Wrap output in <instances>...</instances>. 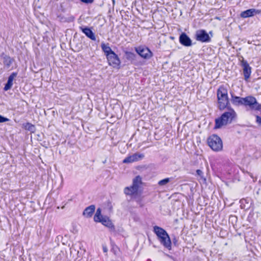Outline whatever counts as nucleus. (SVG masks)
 I'll use <instances>...</instances> for the list:
<instances>
[{
    "instance_id": "obj_15",
    "label": "nucleus",
    "mask_w": 261,
    "mask_h": 261,
    "mask_svg": "<svg viewBox=\"0 0 261 261\" xmlns=\"http://www.w3.org/2000/svg\"><path fill=\"white\" fill-rule=\"evenodd\" d=\"M0 57L3 59V65L6 68H10L12 63L15 61L14 58L11 57L4 52L1 53Z\"/></svg>"
},
{
    "instance_id": "obj_9",
    "label": "nucleus",
    "mask_w": 261,
    "mask_h": 261,
    "mask_svg": "<svg viewBox=\"0 0 261 261\" xmlns=\"http://www.w3.org/2000/svg\"><path fill=\"white\" fill-rule=\"evenodd\" d=\"M179 42L185 47H189L195 45L196 42H193L190 37L185 32H181L179 36Z\"/></svg>"
},
{
    "instance_id": "obj_29",
    "label": "nucleus",
    "mask_w": 261,
    "mask_h": 261,
    "mask_svg": "<svg viewBox=\"0 0 261 261\" xmlns=\"http://www.w3.org/2000/svg\"><path fill=\"white\" fill-rule=\"evenodd\" d=\"M133 159L134 162L138 161L143 159L144 158V154L143 153H140L138 152L133 154Z\"/></svg>"
},
{
    "instance_id": "obj_18",
    "label": "nucleus",
    "mask_w": 261,
    "mask_h": 261,
    "mask_svg": "<svg viewBox=\"0 0 261 261\" xmlns=\"http://www.w3.org/2000/svg\"><path fill=\"white\" fill-rule=\"evenodd\" d=\"M95 210V206L93 204L86 207L83 212V215L86 218H91Z\"/></svg>"
},
{
    "instance_id": "obj_37",
    "label": "nucleus",
    "mask_w": 261,
    "mask_h": 261,
    "mask_svg": "<svg viewBox=\"0 0 261 261\" xmlns=\"http://www.w3.org/2000/svg\"><path fill=\"white\" fill-rule=\"evenodd\" d=\"M165 255L168 257H169V258L171 259H173V260H175V258L174 257H173V256L172 255H170L169 254H165Z\"/></svg>"
},
{
    "instance_id": "obj_6",
    "label": "nucleus",
    "mask_w": 261,
    "mask_h": 261,
    "mask_svg": "<svg viewBox=\"0 0 261 261\" xmlns=\"http://www.w3.org/2000/svg\"><path fill=\"white\" fill-rule=\"evenodd\" d=\"M135 50L138 55L145 60L150 59L153 56V53L145 45H140L135 47Z\"/></svg>"
},
{
    "instance_id": "obj_30",
    "label": "nucleus",
    "mask_w": 261,
    "mask_h": 261,
    "mask_svg": "<svg viewBox=\"0 0 261 261\" xmlns=\"http://www.w3.org/2000/svg\"><path fill=\"white\" fill-rule=\"evenodd\" d=\"M170 179L171 178L168 177L164 178L158 182V185L160 186H165L170 181Z\"/></svg>"
},
{
    "instance_id": "obj_7",
    "label": "nucleus",
    "mask_w": 261,
    "mask_h": 261,
    "mask_svg": "<svg viewBox=\"0 0 261 261\" xmlns=\"http://www.w3.org/2000/svg\"><path fill=\"white\" fill-rule=\"evenodd\" d=\"M196 41L202 43H208L211 41V37L204 29H199L195 32L194 36Z\"/></svg>"
},
{
    "instance_id": "obj_39",
    "label": "nucleus",
    "mask_w": 261,
    "mask_h": 261,
    "mask_svg": "<svg viewBox=\"0 0 261 261\" xmlns=\"http://www.w3.org/2000/svg\"><path fill=\"white\" fill-rule=\"evenodd\" d=\"M208 34H209V35L211 37V38L213 36V33L212 31H210Z\"/></svg>"
},
{
    "instance_id": "obj_32",
    "label": "nucleus",
    "mask_w": 261,
    "mask_h": 261,
    "mask_svg": "<svg viewBox=\"0 0 261 261\" xmlns=\"http://www.w3.org/2000/svg\"><path fill=\"white\" fill-rule=\"evenodd\" d=\"M10 120L9 119H8L7 117H5L1 115H0V123H4L6 122H8Z\"/></svg>"
},
{
    "instance_id": "obj_20",
    "label": "nucleus",
    "mask_w": 261,
    "mask_h": 261,
    "mask_svg": "<svg viewBox=\"0 0 261 261\" xmlns=\"http://www.w3.org/2000/svg\"><path fill=\"white\" fill-rule=\"evenodd\" d=\"M196 176H197L198 180L203 184H206V179L204 176V173L200 169H197L196 171Z\"/></svg>"
},
{
    "instance_id": "obj_38",
    "label": "nucleus",
    "mask_w": 261,
    "mask_h": 261,
    "mask_svg": "<svg viewBox=\"0 0 261 261\" xmlns=\"http://www.w3.org/2000/svg\"><path fill=\"white\" fill-rule=\"evenodd\" d=\"M120 258L121 257L115 256V258L114 259H111V261H120L119 258Z\"/></svg>"
},
{
    "instance_id": "obj_3",
    "label": "nucleus",
    "mask_w": 261,
    "mask_h": 261,
    "mask_svg": "<svg viewBox=\"0 0 261 261\" xmlns=\"http://www.w3.org/2000/svg\"><path fill=\"white\" fill-rule=\"evenodd\" d=\"M226 109L228 110V112H225L220 117L215 119L214 129L220 128L223 125L231 123L233 119L236 117V113L231 107L226 108Z\"/></svg>"
},
{
    "instance_id": "obj_17",
    "label": "nucleus",
    "mask_w": 261,
    "mask_h": 261,
    "mask_svg": "<svg viewBox=\"0 0 261 261\" xmlns=\"http://www.w3.org/2000/svg\"><path fill=\"white\" fill-rule=\"evenodd\" d=\"M153 231L156 234L158 239H160L162 236H166V234H168L165 229L156 225L153 226Z\"/></svg>"
},
{
    "instance_id": "obj_11",
    "label": "nucleus",
    "mask_w": 261,
    "mask_h": 261,
    "mask_svg": "<svg viewBox=\"0 0 261 261\" xmlns=\"http://www.w3.org/2000/svg\"><path fill=\"white\" fill-rule=\"evenodd\" d=\"M241 65L243 67L244 80L245 81L247 82L250 77L251 73V67L250 66L248 62L244 59H243L241 61Z\"/></svg>"
},
{
    "instance_id": "obj_19",
    "label": "nucleus",
    "mask_w": 261,
    "mask_h": 261,
    "mask_svg": "<svg viewBox=\"0 0 261 261\" xmlns=\"http://www.w3.org/2000/svg\"><path fill=\"white\" fill-rule=\"evenodd\" d=\"M124 54H125L126 59L128 61H130V62L132 64L135 63V61L137 60V56L135 53L131 52V51H125L124 52Z\"/></svg>"
},
{
    "instance_id": "obj_31",
    "label": "nucleus",
    "mask_w": 261,
    "mask_h": 261,
    "mask_svg": "<svg viewBox=\"0 0 261 261\" xmlns=\"http://www.w3.org/2000/svg\"><path fill=\"white\" fill-rule=\"evenodd\" d=\"M133 154L127 156L123 160V163L125 164H128L134 162Z\"/></svg>"
},
{
    "instance_id": "obj_13",
    "label": "nucleus",
    "mask_w": 261,
    "mask_h": 261,
    "mask_svg": "<svg viewBox=\"0 0 261 261\" xmlns=\"http://www.w3.org/2000/svg\"><path fill=\"white\" fill-rule=\"evenodd\" d=\"M80 29L88 38L93 41L96 40V36L95 33L92 31V28L87 26L80 27Z\"/></svg>"
},
{
    "instance_id": "obj_14",
    "label": "nucleus",
    "mask_w": 261,
    "mask_h": 261,
    "mask_svg": "<svg viewBox=\"0 0 261 261\" xmlns=\"http://www.w3.org/2000/svg\"><path fill=\"white\" fill-rule=\"evenodd\" d=\"M165 248L170 250L172 249V242L168 233L166 236H162L160 239H158Z\"/></svg>"
},
{
    "instance_id": "obj_27",
    "label": "nucleus",
    "mask_w": 261,
    "mask_h": 261,
    "mask_svg": "<svg viewBox=\"0 0 261 261\" xmlns=\"http://www.w3.org/2000/svg\"><path fill=\"white\" fill-rule=\"evenodd\" d=\"M110 2L108 4L109 10H108V14H111V13L114 12V6L115 5V0H110Z\"/></svg>"
},
{
    "instance_id": "obj_36",
    "label": "nucleus",
    "mask_w": 261,
    "mask_h": 261,
    "mask_svg": "<svg viewBox=\"0 0 261 261\" xmlns=\"http://www.w3.org/2000/svg\"><path fill=\"white\" fill-rule=\"evenodd\" d=\"M102 247L103 252L107 253L108 251L107 246L106 245L103 244Z\"/></svg>"
},
{
    "instance_id": "obj_16",
    "label": "nucleus",
    "mask_w": 261,
    "mask_h": 261,
    "mask_svg": "<svg viewBox=\"0 0 261 261\" xmlns=\"http://www.w3.org/2000/svg\"><path fill=\"white\" fill-rule=\"evenodd\" d=\"M17 75V72H13L11 73V74L8 76V80L7 83L5 84V86L3 88V90L5 91H7L11 89L13 80L14 78H15Z\"/></svg>"
},
{
    "instance_id": "obj_24",
    "label": "nucleus",
    "mask_w": 261,
    "mask_h": 261,
    "mask_svg": "<svg viewBox=\"0 0 261 261\" xmlns=\"http://www.w3.org/2000/svg\"><path fill=\"white\" fill-rule=\"evenodd\" d=\"M23 128L32 133H34L36 131L35 126L30 122L23 123Z\"/></svg>"
},
{
    "instance_id": "obj_35",
    "label": "nucleus",
    "mask_w": 261,
    "mask_h": 261,
    "mask_svg": "<svg viewBox=\"0 0 261 261\" xmlns=\"http://www.w3.org/2000/svg\"><path fill=\"white\" fill-rule=\"evenodd\" d=\"M81 2L86 4H91L94 2V0H80Z\"/></svg>"
},
{
    "instance_id": "obj_4",
    "label": "nucleus",
    "mask_w": 261,
    "mask_h": 261,
    "mask_svg": "<svg viewBox=\"0 0 261 261\" xmlns=\"http://www.w3.org/2000/svg\"><path fill=\"white\" fill-rule=\"evenodd\" d=\"M217 98L218 108L223 111L229 107H231L229 101L228 90L224 85H221L217 90Z\"/></svg>"
},
{
    "instance_id": "obj_12",
    "label": "nucleus",
    "mask_w": 261,
    "mask_h": 261,
    "mask_svg": "<svg viewBox=\"0 0 261 261\" xmlns=\"http://www.w3.org/2000/svg\"><path fill=\"white\" fill-rule=\"evenodd\" d=\"M261 13V10L256 9H249L244 11H242L240 14V16L242 18H246L248 17H253L257 14Z\"/></svg>"
},
{
    "instance_id": "obj_33",
    "label": "nucleus",
    "mask_w": 261,
    "mask_h": 261,
    "mask_svg": "<svg viewBox=\"0 0 261 261\" xmlns=\"http://www.w3.org/2000/svg\"><path fill=\"white\" fill-rule=\"evenodd\" d=\"M178 238H177L175 236H174L172 238V242L173 245L175 246H178Z\"/></svg>"
},
{
    "instance_id": "obj_1",
    "label": "nucleus",
    "mask_w": 261,
    "mask_h": 261,
    "mask_svg": "<svg viewBox=\"0 0 261 261\" xmlns=\"http://www.w3.org/2000/svg\"><path fill=\"white\" fill-rule=\"evenodd\" d=\"M231 101L232 103L237 106H244L248 107L251 110H261V105L259 103L256 98L253 96L249 95L245 97H241L234 95L231 93Z\"/></svg>"
},
{
    "instance_id": "obj_21",
    "label": "nucleus",
    "mask_w": 261,
    "mask_h": 261,
    "mask_svg": "<svg viewBox=\"0 0 261 261\" xmlns=\"http://www.w3.org/2000/svg\"><path fill=\"white\" fill-rule=\"evenodd\" d=\"M111 245L112 247L111 249V251L114 253L115 256L121 257V251L119 248L115 245L113 242H111Z\"/></svg>"
},
{
    "instance_id": "obj_25",
    "label": "nucleus",
    "mask_w": 261,
    "mask_h": 261,
    "mask_svg": "<svg viewBox=\"0 0 261 261\" xmlns=\"http://www.w3.org/2000/svg\"><path fill=\"white\" fill-rule=\"evenodd\" d=\"M142 184V178L140 175H138L134 178L133 181V185L134 187L139 189V185Z\"/></svg>"
},
{
    "instance_id": "obj_22",
    "label": "nucleus",
    "mask_w": 261,
    "mask_h": 261,
    "mask_svg": "<svg viewBox=\"0 0 261 261\" xmlns=\"http://www.w3.org/2000/svg\"><path fill=\"white\" fill-rule=\"evenodd\" d=\"M138 190V189L131 186L130 187H125L124 190V193L127 195H132L136 193Z\"/></svg>"
},
{
    "instance_id": "obj_5",
    "label": "nucleus",
    "mask_w": 261,
    "mask_h": 261,
    "mask_svg": "<svg viewBox=\"0 0 261 261\" xmlns=\"http://www.w3.org/2000/svg\"><path fill=\"white\" fill-rule=\"evenodd\" d=\"M207 143L208 146L214 151L218 152L223 149V143L219 136L213 134L208 137Z\"/></svg>"
},
{
    "instance_id": "obj_23",
    "label": "nucleus",
    "mask_w": 261,
    "mask_h": 261,
    "mask_svg": "<svg viewBox=\"0 0 261 261\" xmlns=\"http://www.w3.org/2000/svg\"><path fill=\"white\" fill-rule=\"evenodd\" d=\"M57 17L59 19L60 21L62 22H71L74 21V17L71 16L68 17H66L62 14L58 15Z\"/></svg>"
},
{
    "instance_id": "obj_34",
    "label": "nucleus",
    "mask_w": 261,
    "mask_h": 261,
    "mask_svg": "<svg viewBox=\"0 0 261 261\" xmlns=\"http://www.w3.org/2000/svg\"><path fill=\"white\" fill-rule=\"evenodd\" d=\"M256 117V123L259 125V126H261V117L258 116V115H256L255 116Z\"/></svg>"
},
{
    "instance_id": "obj_10",
    "label": "nucleus",
    "mask_w": 261,
    "mask_h": 261,
    "mask_svg": "<svg viewBox=\"0 0 261 261\" xmlns=\"http://www.w3.org/2000/svg\"><path fill=\"white\" fill-rule=\"evenodd\" d=\"M95 222L101 223L103 226L108 227L110 231L115 232V227L111 220L107 216H104Z\"/></svg>"
},
{
    "instance_id": "obj_2",
    "label": "nucleus",
    "mask_w": 261,
    "mask_h": 261,
    "mask_svg": "<svg viewBox=\"0 0 261 261\" xmlns=\"http://www.w3.org/2000/svg\"><path fill=\"white\" fill-rule=\"evenodd\" d=\"M101 48L106 57L108 65L113 68L120 69L121 60L118 56L110 47L109 43L102 42Z\"/></svg>"
},
{
    "instance_id": "obj_8",
    "label": "nucleus",
    "mask_w": 261,
    "mask_h": 261,
    "mask_svg": "<svg viewBox=\"0 0 261 261\" xmlns=\"http://www.w3.org/2000/svg\"><path fill=\"white\" fill-rule=\"evenodd\" d=\"M240 207L241 209H244L245 211L251 209V212H253L254 210V205L253 200L250 197H246L242 198L240 200Z\"/></svg>"
},
{
    "instance_id": "obj_28",
    "label": "nucleus",
    "mask_w": 261,
    "mask_h": 261,
    "mask_svg": "<svg viewBox=\"0 0 261 261\" xmlns=\"http://www.w3.org/2000/svg\"><path fill=\"white\" fill-rule=\"evenodd\" d=\"M103 216H104L101 215V209L100 208H98L96 210V213L94 216V221L96 222L98 219L102 218V217Z\"/></svg>"
},
{
    "instance_id": "obj_26",
    "label": "nucleus",
    "mask_w": 261,
    "mask_h": 261,
    "mask_svg": "<svg viewBox=\"0 0 261 261\" xmlns=\"http://www.w3.org/2000/svg\"><path fill=\"white\" fill-rule=\"evenodd\" d=\"M229 223L231 224L234 228H236L238 222V217L235 215H230L228 219Z\"/></svg>"
}]
</instances>
